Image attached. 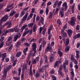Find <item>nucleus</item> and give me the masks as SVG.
<instances>
[{
	"label": "nucleus",
	"instance_id": "obj_60",
	"mask_svg": "<svg viewBox=\"0 0 80 80\" xmlns=\"http://www.w3.org/2000/svg\"><path fill=\"white\" fill-rule=\"evenodd\" d=\"M16 64H17V60H15L14 62H13V66H15V65H16Z\"/></svg>",
	"mask_w": 80,
	"mask_h": 80
},
{
	"label": "nucleus",
	"instance_id": "obj_35",
	"mask_svg": "<svg viewBox=\"0 0 80 80\" xmlns=\"http://www.w3.org/2000/svg\"><path fill=\"white\" fill-rule=\"evenodd\" d=\"M25 11H22L21 12V15H20V17H22L24 15H25Z\"/></svg>",
	"mask_w": 80,
	"mask_h": 80
},
{
	"label": "nucleus",
	"instance_id": "obj_24",
	"mask_svg": "<svg viewBox=\"0 0 80 80\" xmlns=\"http://www.w3.org/2000/svg\"><path fill=\"white\" fill-rule=\"evenodd\" d=\"M28 17V13L25 14V15L24 16L23 18H22V21H25L26 20H27V18Z\"/></svg>",
	"mask_w": 80,
	"mask_h": 80
},
{
	"label": "nucleus",
	"instance_id": "obj_46",
	"mask_svg": "<svg viewBox=\"0 0 80 80\" xmlns=\"http://www.w3.org/2000/svg\"><path fill=\"white\" fill-rule=\"evenodd\" d=\"M52 15H53V14L52 13V12H50L49 13V18H52Z\"/></svg>",
	"mask_w": 80,
	"mask_h": 80
},
{
	"label": "nucleus",
	"instance_id": "obj_17",
	"mask_svg": "<svg viewBox=\"0 0 80 80\" xmlns=\"http://www.w3.org/2000/svg\"><path fill=\"white\" fill-rule=\"evenodd\" d=\"M32 73L33 72H32V65H31L29 70V74L30 75H32Z\"/></svg>",
	"mask_w": 80,
	"mask_h": 80
},
{
	"label": "nucleus",
	"instance_id": "obj_25",
	"mask_svg": "<svg viewBox=\"0 0 80 80\" xmlns=\"http://www.w3.org/2000/svg\"><path fill=\"white\" fill-rule=\"evenodd\" d=\"M21 55H22V52H17L16 54V57L17 58L20 57V56H21Z\"/></svg>",
	"mask_w": 80,
	"mask_h": 80
},
{
	"label": "nucleus",
	"instance_id": "obj_39",
	"mask_svg": "<svg viewBox=\"0 0 80 80\" xmlns=\"http://www.w3.org/2000/svg\"><path fill=\"white\" fill-rule=\"evenodd\" d=\"M75 60V57L73 55H72L71 57V60L72 62H73Z\"/></svg>",
	"mask_w": 80,
	"mask_h": 80
},
{
	"label": "nucleus",
	"instance_id": "obj_1",
	"mask_svg": "<svg viewBox=\"0 0 80 80\" xmlns=\"http://www.w3.org/2000/svg\"><path fill=\"white\" fill-rule=\"evenodd\" d=\"M10 65H9L7 67L6 69L4 68L3 71V74L2 75V78L3 80H5L7 78V71L10 70Z\"/></svg>",
	"mask_w": 80,
	"mask_h": 80
},
{
	"label": "nucleus",
	"instance_id": "obj_30",
	"mask_svg": "<svg viewBox=\"0 0 80 80\" xmlns=\"http://www.w3.org/2000/svg\"><path fill=\"white\" fill-rule=\"evenodd\" d=\"M66 41L65 44V46H67V45H68L69 44V39L67 38V39H66Z\"/></svg>",
	"mask_w": 80,
	"mask_h": 80
},
{
	"label": "nucleus",
	"instance_id": "obj_15",
	"mask_svg": "<svg viewBox=\"0 0 80 80\" xmlns=\"http://www.w3.org/2000/svg\"><path fill=\"white\" fill-rule=\"evenodd\" d=\"M7 53H4L3 54H2V61L3 62L4 61V60H5V58H6V55Z\"/></svg>",
	"mask_w": 80,
	"mask_h": 80
},
{
	"label": "nucleus",
	"instance_id": "obj_32",
	"mask_svg": "<svg viewBox=\"0 0 80 80\" xmlns=\"http://www.w3.org/2000/svg\"><path fill=\"white\" fill-rule=\"evenodd\" d=\"M21 44V42H17V43L16 44V47H17V48H18L19 47V46H20V44Z\"/></svg>",
	"mask_w": 80,
	"mask_h": 80
},
{
	"label": "nucleus",
	"instance_id": "obj_21",
	"mask_svg": "<svg viewBox=\"0 0 80 80\" xmlns=\"http://www.w3.org/2000/svg\"><path fill=\"white\" fill-rule=\"evenodd\" d=\"M59 65V63H58V61H57L56 62L54 65V68H56L57 66Z\"/></svg>",
	"mask_w": 80,
	"mask_h": 80
},
{
	"label": "nucleus",
	"instance_id": "obj_54",
	"mask_svg": "<svg viewBox=\"0 0 80 80\" xmlns=\"http://www.w3.org/2000/svg\"><path fill=\"white\" fill-rule=\"evenodd\" d=\"M18 76H20V74L21 73V68H19L18 69Z\"/></svg>",
	"mask_w": 80,
	"mask_h": 80
},
{
	"label": "nucleus",
	"instance_id": "obj_34",
	"mask_svg": "<svg viewBox=\"0 0 80 80\" xmlns=\"http://www.w3.org/2000/svg\"><path fill=\"white\" fill-rule=\"evenodd\" d=\"M58 1H56L54 3L53 5V8H55L56 7L57 5L58 4Z\"/></svg>",
	"mask_w": 80,
	"mask_h": 80
},
{
	"label": "nucleus",
	"instance_id": "obj_11",
	"mask_svg": "<svg viewBox=\"0 0 80 80\" xmlns=\"http://www.w3.org/2000/svg\"><path fill=\"white\" fill-rule=\"evenodd\" d=\"M63 65V68H66V65H68V60H65Z\"/></svg>",
	"mask_w": 80,
	"mask_h": 80
},
{
	"label": "nucleus",
	"instance_id": "obj_19",
	"mask_svg": "<svg viewBox=\"0 0 80 80\" xmlns=\"http://www.w3.org/2000/svg\"><path fill=\"white\" fill-rule=\"evenodd\" d=\"M53 28V26L51 25L50 26L49 28L48 29V35H50V32L51 31V30Z\"/></svg>",
	"mask_w": 80,
	"mask_h": 80
},
{
	"label": "nucleus",
	"instance_id": "obj_43",
	"mask_svg": "<svg viewBox=\"0 0 80 80\" xmlns=\"http://www.w3.org/2000/svg\"><path fill=\"white\" fill-rule=\"evenodd\" d=\"M32 32H33V30H28L27 31V33H29L31 35H32Z\"/></svg>",
	"mask_w": 80,
	"mask_h": 80
},
{
	"label": "nucleus",
	"instance_id": "obj_28",
	"mask_svg": "<svg viewBox=\"0 0 80 80\" xmlns=\"http://www.w3.org/2000/svg\"><path fill=\"white\" fill-rule=\"evenodd\" d=\"M18 35H15L13 39V41L16 42L17 39H18Z\"/></svg>",
	"mask_w": 80,
	"mask_h": 80
},
{
	"label": "nucleus",
	"instance_id": "obj_53",
	"mask_svg": "<svg viewBox=\"0 0 80 80\" xmlns=\"http://www.w3.org/2000/svg\"><path fill=\"white\" fill-rule=\"evenodd\" d=\"M76 29L77 30H79V29H80V26L78 25H77Z\"/></svg>",
	"mask_w": 80,
	"mask_h": 80
},
{
	"label": "nucleus",
	"instance_id": "obj_55",
	"mask_svg": "<svg viewBox=\"0 0 80 80\" xmlns=\"http://www.w3.org/2000/svg\"><path fill=\"white\" fill-rule=\"evenodd\" d=\"M71 74L72 77H74V76H75L74 72H71Z\"/></svg>",
	"mask_w": 80,
	"mask_h": 80
},
{
	"label": "nucleus",
	"instance_id": "obj_7",
	"mask_svg": "<svg viewBox=\"0 0 80 80\" xmlns=\"http://www.w3.org/2000/svg\"><path fill=\"white\" fill-rule=\"evenodd\" d=\"M48 67V65H45L42 66V68L39 69L40 72H43V70H45L46 68Z\"/></svg>",
	"mask_w": 80,
	"mask_h": 80
},
{
	"label": "nucleus",
	"instance_id": "obj_48",
	"mask_svg": "<svg viewBox=\"0 0 80 80\" xmlns=\"http://www.w3.org/2000/svg\"><path fill=\"white\" fill-rule=\"evenodd\" d=\"M26 67L27 66L26 65L24 64L23 65V67L22 68V69H23V72H24V70H26Z\"/></svg>",
	"mask_w": 80,
	"mask_h": 80
},
{
	"label": "nucleus",
	"instance_id": "obj_6",
	"mask_svg": "<svg viewBox=\"0 0 80 80\" xmlns=\"http://www.w3.org/2000/svg\"><path fill=\"white\" fill-rule=\"evenodd\" d=\"M39 57H36L35 59L32 60V64H35L37 63L39 61Z\"/></svg>",
	"mask_w": 80,
	"mask_h": 80
},
{
	"label": "nucleus",
	"instance_id": "obj_5",
	"mask_svg": "<svg viewBox=\"0 0 80 80\" xmlns=\"http://www.w3.org/2000/svg\"><path fill=\"white\" fill-rule=\"evenodd\" d=\"M70 24L71 25H74L75 22H76V18L75 17H72L71 18Z\"/></svg>",
	"mask_w": 80,
	"mask_h": 80
},
{
	"label": "nucleus",
	"instance_id": "obj_52",
	"mask_svg": "<svg viewBox=\"0 0 80 80\" xmlns=\"http://www.w3.org/2000/svg\"><path fill=\"white\" fill-rule=\"evenodd\" d=\"M3 42H2L0 44V48H2V47H3V45L4 44L3 43Z\"/></svg>",
	"mask_w": 80,
	"mask_h": 80
},
{
	"label": "nucleus",
	"instance_id": "obj_61",
	"mask_svg": "<svg viewBox=\"0 0 80 80\" xmlns=\"http://www.w3.org/2000/svg\"><path fill=\"white\" fill-rule=\"evenodd\" d=\"M37 40L36 39H34V38L32 39L30 41V42H35Z\"/></svg>",
	"mask_w": 80,
	"mask_h": 80
},
{
	"label": "nucleus",
	"instance_id": "obj_20",
	"mask_svg": "<svg viewBox=\"0 0 80 80\" xmlns=\"http://www.w3.org/2000/svg\"><path fill=\"white\" fill-rule=\"evenodd\" d=\"M33 13H31V14L28 17L27 20H29L30 18H32V17H33Z\"/></svg>",
	"mask_w": 80,
	"mask_h": 80
},
{
	"label": "nucleus",
	"instance_id": "obj_50",
	"mask_svg": "<svg viewBox=\"0 0 80 80\" xmlns=\"http://www.w3.org/2000/svg\"><path fill=\"white\" fill-rule=\"evenodd\" d=\"M51 77L52 79V80H57V78H56V77L53 75Z\"/></svg>",
	"mask_w": 80,
	"mask_h": 80
},
{
	"label": "nucleus",
	"instance_id": "obj_37",
	"mask_svg": "<svg viewBox=\"0 0 80 80\" xmlns=\"http://www.w3.org/2000/svg\"><path fill=\"white\" fill-rule=\"evenodd\" d=\"M15 13V12L14 10H12L11 11V12L10 14V16H13L14 14Z\"/></svg>",
	"mask_w": 80,
	"mask_h": 80
},
{
	"label": "nucleus",
	"instance_id": "obj_14",
	"mask_svg": "<svg viewBox=\"0 0 80 80\" xmlns=\"http://www.w3.org/2000/svg\"><path fill=\"white\" fill-rule=\"evenodd\" d=\"M10 32V29H9L7 30L6 31L4 32H3V34H2V36H5L9 32Z\"/></svg>",
	"mask_w": 80,
	"mask_h": 80
},
{
	"label": "nucleus",
	"instance_id": "obj_13",
	"mask_svg": "<svg viewBox=\"0 0 80 80\" xmlns=\"http://www.w3.org/2000/svg\"><path fill=\"white\" fill-rule=\"evenodd\" d=\"M67 33L69 36V37H71V35H72V33H73V31L71 29H68L67 31Z\"/></svg>",
	"mask_w": 80,
	"mask_h": 80
},
{
	"label": "nucleus",
	"instance_id": "obj_3",
	"mask_svg": "<svg viewBox=\"0 0 80 80\" xmlns=\"http://www.w3.org/2000/svg\"><path fill=\"white\" fill-rule=\"evenodd\" d=\"M28 49V48H26L25 49H24L23 50V53L24 54V55H22V56L21 58L22 59H25L26 57V55H27V52Z\"/></svg>",
	"mask_w": 80,
	"mask_h": 80
},
{
	"label": "nucleus",
	"instance_id": "obj_31",
	"mask_svg": "<svg viewBox=\"0 0 80 80\" xmlns=\"http://www.w3.org/2000/svg\"><path fill=\"white\" fill-rule=\"evenodd\" d=\"M33 26V23H31L28 24V26L29 28H32Z\"/></svg>",
	"mask_w": 80,
	"mask_h": 80
},
{
	"label": "nucleus",
	"instance_id": "obj_10",
	"mask_svg": "<svg viewBox=\"0 0 80 80\" xmlns=\"http://www.w3.org/2000/svg\"><path fill=\"white\" fill-rule=\"evenodd\" d=\"M49 50L50 52H52V48L51 47H49V46H48L45 50L46 53H47Z\"/></svg>",
	"mask_w": 80,
	"mask_h": 80
},
{
	"label": "nucleus",
	"instance_id": "obj_42",
	"mask_svg": "<svg viewBox=\"0 0 80 80\" xmlns=\"http://www.w3.org/2000/svg\"><path fill=\"white\" fill-rule=\"evenodd\" d=\"M11 59L12 62H13L14 61V60H15V57H14V56H13V55H12L11 56Z\"/></svg>",
	"mask_w": 80,
	"mask_h": 80
},
{
	"label": "nucleus",
	"instance_id": "obj_57",
	"mask_svg": "<svg viewBox=\"0 0 80 80\" xmlns=\"http://www.w3.org/2000/svg\"><path fill=\"white\" fill-rule=\"evenodd\" d=\"M62 70V66H60L59 67V69L58 71V72H62L61 71Z\"/></svg>",
	"mask_w": 80,
	"mask_h": 80
},
{
	"label": "nucleus",
	"instance_id": "obj_2",
	"mask_svg": "<svg viewBox=\"0 0 80 80\" xmlns=\"http://www.w3.org/2000/svg\"><path fill=\"white\" fill-rule=\"evenodd\" d=\"M9 15L6 14L0 20V26L2 27V24L3 23V22H6L8 19Z\"/></svg>",
	"mask_w": 80,
	"mask_h": 80
},
{
	"label": "nucleus",
	"instance_id": "obj_56",
	"mask_svg": "<svg viewBox=\"0 0 80 80\" xmlns=\"http://www.w3.org/2000/svg\"><path fill=\"white\" fill-rule=\"evenodd\" d=\"M3 40H4V37H2L0 39V42L1 41V42H2L3 41Z\"/></svg>",
	"mask_w": 80,
	"mask_h": 80
},
{
	"label": "nucleus",
	"instance_id": "obj_44",
	"mask_svg": "<svg viewBox=\"0 0 80 80\" xmlns=\"http://www.w3.org/2000/svg\"><path fill=\"white\" fill-rule=\"evenodd\" d=\"M44 61L46 63H47L48 60V58H47V56H45L44 57Z\"/></svg>",
	"mask_w": 80,
	"mask_h": 80
},
{
	"label": "nucleus",
	"instance_id": "obj_51",
	"mask_svg": "<svg viewBox=\"0 0 80 80\" xmlns=\"http://www.w3.org/2000/svg\"><path fill=\"white\" fill-rule=\"evenodd\" d=\"M8 23H9V22H7L5 24L3 25L2 27V28H3V27H4L6 25H8Z\"/></svg>",
	"mask_w": 80,
	"mask_h": 80
},
{
	"label": "nucleus",
	"instance_id": "obj_23",
	"mask_svg": "<svg viewBox=\"0 0 80 80\" xmlns=\"http://www.w3.org/2000/svg\"><path fill=\"white\" fill-rule=\"evenodd\" d=\"M75 4H74L71 8V11L72 13H73L74 12L75 10Z\"/></svg>",
	"mask_w": 80,
	"mask_h": 80
},
{
	"label": "nucleus",
	"instance_id": "obj_4",
	"mask_svg": "<svg viewBox=\"0 0 80 80\" xmlns=\"http://www.w3.org/2000/svg\"><path fill=\"white\" fill-rule=\"evenodd\" d=\"M51 4H52V2H48L47 3V7L46 8V15H48V12H49V10H48V6H49V5H50Z\"/></svg>",
	"mask_w": 80,
	"mask_h": 80
},
{
	"label": "nucleus",
	"instance_id": "obj_8",
	"mask_svg": "<svg viewBox=\"0 0 80 80\" xmlns=\"http://www.w3.org/2000/svg\"><path fill=\"white\" fill-rule=\"evenodd\" d=\"M32 47L33 52L35 53H36V49L37 48V45L35 43H33L32 44Z\"/></svg>",
	"mask_w": 80,
	"mask_h": 80
},
{
	"label": "nucleus",
	"instance_id": "obj_27",
	"mask_svg": "<svg viewBox=\"0 0 80 80\" xmlns=\"http://www.w3.org/2000/svg\"><path fill=\"white\" fill-rule=\"evenodd\" d=\"M59 15H61V18H62V17H63L64 16V13L62 12V11H59Z\"/></svg>",
	"mask_w": 80,
	"mask_h": 80
},
{
	"label": "nucleus",
	"instance_id": "obj_36",
	"mask_svg": "<svg viewBox=\"0 0 80 80\" xmlns=\"http://www.w3.org/2000/svg\"><path fill=\"white\" fill-rule=\"evenodd\" d=\"M67 23H66L64 27H63L62 28V30H65V29L67 28Z\"/></svg>",
	"mask_w": 80,
	"mask_h": 80
},
{
	"label": "nucleus",
	"instance_id": "obj_41",
	"mask_svg": "<svg viewBox=\"0 0 80 80\" xmlns=\"http://www.w3.org/2000/svg\"><path fill=\"white\" fill-rule=\"evenodd\" d=\"M44 22V18L43 17H42L41 20V23H42V25H43V23Z\"/></svg>",
	"mask_w": 80,
	"mask_h": 80
},
{
	"label": "nucleus",
	"instance_id": "obj_40",
	"mask_svg": "<svg viewBox=\"0 0 80 80\" xmlns=\"http://www.w3.org/2000/svg\"><path fill=\"white\" fill-rule=\"evenodd\" d=\"M69 50H70V46H67L65 49V50L66 52L69 51Z\"/></svg>",
	"mask_w": 80,
	"mask_h": 80
},
{
	"label": "nucleus",
	"instance_id": "obj_29",
	"mask_svg": "<svg viewBox=\"0 0 80 80\" xmlns=\"http://www.w3.org/2000/svg\"><path fill=\"white\" fill-rule=\"evenodd\" d=\"M7 44L8 45H10V37H9L8 39V41H7Z\"/></svg>",
	"mask_w": 80,
	"mask_h": 80
},
{
	"label": "nucleus",
	"instance_id": "obj_64",
	"mask_svg": "<svg viewBox=\"0 0 80 80\" xmlns=\"http://www.w3.org/2000/svg\"><path fill=\"white\" fill-rule=\"evenodd\" d=\"M45 77H48V72H46V71L45 72Z\"/></svg>",
	"mask_w": 80,
	"mask_h": 80
},
{
	"label": "nucleus",
	"instance_id": "obj_62",
	"mask_svg": "<svg viewBox=\"0 0 80 80\" xmlns=\"http://www.w3.org/2000/svg\"><path fill=\"white\" fill-rule=\"evenodd\" d=\"M70 68H72L73 67V63L72 62H71L70 64Z\"/></svg>",
	"mask_w": 80,
	"mask_h": 80
},
{
	"label": "nucleus",
	"instance_id": "obj_33",
	"mask_svg": "<svg viewBox=\"0 0 80 80\" xmlns=\"http://www.w3.org/2000/svg\"><path fill=\"white\" fill-rule=\"evenodd\" d=\"M80 38V33H78L77 35L75 36L74 37V38Z\"/></svg>",
	"mask_w": 80,
	"mask_h": 80
},
{
	"label": "nucleus",
	"instance_id": "obj_18",
	"mask_svg": "<svg viewBox=\"0 0 80 80\" xmlns=\"http://www.w3.org/2000/svg\"><path fill=\"white\" fill-rule=\"evenodd\" d=\"M62 6L65 7L64 8L65 10H67V8H68V6H67V2H65L62 5Z\"/></svg>",
	"mask_w": 80,
	"mask_h": 80
},
{
	"label": "nucleus",
	"instance_id": "obj_16",
	"mask_svg": "<svg viewBox=\"0 0 80 80\" xmlns=\"http://www.w3.org/2000/svg\"><path fill=\"white\" fill-rule=\"evenodd\" d=\"M37 25L35 24L33 27V32H35V31H37Z\"/></svg>",
	"mask_w": 80,
	"mask_h": 80
},
{
	"label": "nucleus",
	"instance_id": "obj_58",
	"mask_svg": "<svg viewBox=\"0 0 80 80\" xmlns=\"http://www.w3.org/2000/svg\"><path fill=\"white\" fill-rule=\"evenodd\" d=\"M46 44V42L45 41H43L42 42V45L43 47H44V46L45 45V44Z\"/></svg>",
	"mask_w": 80,
	"mask_h": 80
},
{
	"label": "nucleus",
	"instance_id": "obj_38",
	"mask_svg": "<svg viewBox=\"0 0 80 80\" xmlns=\"http://www.w3.org/2000/svg\"><path fill=\"white\" fill-rule=\"evenodd\" d=\"M58 54L59 55L60 57H62V55L63 53L62 52H61L60 50H58Z\"/></svg>",
	"mask_w": 80,
	"mask_h": 80
},
{
	"label": "nucleus",
	"instance_id": "obj_22",
	"mask_svg": "<svg viewBox=\"0 0 80 80\" xmlns=\"http://www.w3.org/2000/svg\"><path fill=\"white\" fill-rule=\"evenodd\" d=\"M5 10L6 12H8L10 11V5L8 6L7 8H6Z\"/></svg>",
	"mask_w": 80,
	"mask_h": 80
},
{
	"label": "nucleus",
	"instance_id": "obj_45",
	"mask_svg": "<svg viewBox=\"0 0 80 80\" xmlns=\"http://www.w3.org/2000/svg\"><path fill=\"white\" fill-rule=\"evenodd\" d=\"M57 23L58 24V25H61L62 24V22L60 19H58L57 20Z\"/></svg>",
	"mask_w": 80,
	"mask_h": 80
},
{
	"label": "nucleus",
	"instance_id": "obj_63",
	"mask_svg": "<svg viewBox=\"0 0 80 80\" xmlns=\"http://www.w3.org/2000/svg\"><path fill=\"white\" fill-rule=\"evenodd\" d=\"M18 16H19V14L18 13H16L15 15V18H18Z\"/></svg>",
	"mask_w": 80,
	"mask_h": 80
},
{
	"label": "nucleus",
	"instance_id": "obj_12",
	"mask_svg": "<svg viewBox=\"0 0 80 80\" xmlns=\"http://www.w3.org/2000/svg\"><path fill=\"white\" fill-rule=\"evenodd\" d=\"M59 8H57L56 11H55V9H54L53 10V13H54V15H57L58 14V11H59Z\"/></svg>",
	"mask_w": 80,
	"mask_h": 80
},
{
	"label": "nucleus",
	"instance_id": "obj_9",
	"mask_svg": "<svg viewBox=\"0 0 80 80\" xmlns=\"http://www.w3.org/2000/svg\"><path fill=\"white\" fill-rule=\"evenodd\" d=\"M61 33L62 36L63 37H67V33L65 32V30H61Z\"/></svg>",
	"mask_w": 80,
	"mask_h": 80
},
{
	"label": "nucleus",
	"instance_id": "obj_47",
	"mask_svg": "<svg viewBox=\"0 0 80 80\" xmlns=\"http://www.w3.org/2000/svg\"><path fill=\"white\" fill-rule=\"evenodd\" d=\"M24 71H23L22 73L21 76V78L22 80H23V79L24 77Z\"/></svg>",
	"mask_w": 80,
	"mask_h": 80
},
{
	"label": "nucleus",
	"instance_id": "obj_49",
	"mask_svg": "<svg viewBox=\"0 0 80 80\" xmlns=\"http://www.w3.org/2000/svg\"><path fill=\"white\" fill-rule=\"evenodd\" d=\"M54 60V58L52 57V56H51L50 58V62H52Z\"/></svg>",
	"mask_w": 80,
	"mask_h": 80
},
{
	"label": "nucleus",
	"instance_id": "obj_59",
	"mask_svg": "<svg viewBox=\"0 0 80 80\" xmlns=\"http://www.w3.org/2000/svg\"><path fill=\"white\" fill-rule=\"evenodd\" d=\"M15 80H20V78L18 77H14L13 78Z\"/></svg>",
	"mask_w": 80,
	"mask_h": 80
},
{
	"label": "nucleus",
	"instance_id": "obj_26",
	"mask_svg": "<svg viewBox=\"0 0 80 80\" xmlns=\"http://www.w3.org/2000/svg\"><path fill=\"white\" fill-rule=\"evenodd\" d=\"M62 3V2L60 1L58 3V6L57 8L60 9V5Z\"/></svg>",
	"mask_w": 80,
	"mask_h": 80
}]
</instances>
